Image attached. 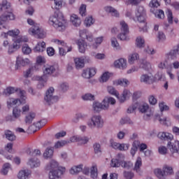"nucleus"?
Returning a JSON list of instances; mask_svg holds the SVG:
<instances>
[{
  "instance_id": "nucleus-27",
  "label": "nucleus",
  "mask_w": 179,
  "mask_h": 179,
  "mask_svg": "<svg viewBox=\"0 0 179 179\" xmlns=\"http://www.w3.org/2000/svg\"><path fill=\"white\" fill-rule=\"evenodd\" d=\"M140 80L141 83H146L147 85L153 83V79L148 74H143L140 78Z\"/></svg>"
},
{
  "instance_id": "nucleus-31",
  "label": "nucleus",
  "mask_w": 179,
  "mask_h": 179,
  "mask_svg": "<svg viewBox=\"0 0 179 179\" xmlns=\"http://www.w3.org/2000/svg\"><path fill=\"white\" fill-rule=\"evenodd\" d=\"M179 55V45L175 46L173 50H171L168 54L169 57L171 58V59H174L177 57V55Z\"/></svg>"
},
{
  "instance_id": "nucleus-10",
  "label": "nucleus",
  "mask_w": 179,
  "mask_h": 179,
  "mask_svg": "<svg viewBox=\"0 0 179 179\" xmlns=\"http://www.w3.org/2000/svg\"><path fill=\"white\" fill-rule=\"evenodd\" d=\"M136 17L139 23H143V27L141 30H145L146 28V11L143 6H139L136 12Z\"/></svg>"
},
{
  "instance_id": "nucleus-57",
  "label": "nucleus",
  "mask_w": 179,
  "mask_h": 179,
  "mask_svg": "<svg viewBox=\"0 0 179 179\" xmlns=\"http://www.w3.org/2000/svg\"><path fill=\"white\" fill-rule=\"evenodd\" d=\"M155 17L158 19H164V11L162 10H158L155 13Z\"/></svg>"
},
{
  "instance_id": "nucleus-19",
  "label": "nucleus",
  "mask_w": 179,
  "mask_h": 179,
  "mask_svg": "<svg viewBox=\"0 0 179 179\" xmlns=\"http://www.w3.org/2000/svg\"><path fill=\"white\" fill-rule=\"evenodd\" d=\"M168 148L171 153H178L179 155V141H176L173 144L171 141L168 142Z\"/></svg>"
},
{
  "instance_id": "nucleus-9",
  "label": "nucleus",
  "mask_w": 179,
  "mask_h": 179,
  "mask_svg": "<svg viewBox=\"0 0 179 179\" xmlns=\"http://www.w3.org/2000/svg\"><path fill=\"white\" fill-rule=\"evenodd\" d=\"M14 43L12 45H8V54H13L15 51H17L19 48V45H20L21 43H27L29 41V38L27 36H18L17 39H14Z\"/></svg>"
},
{
  "instance_id": "nucleus-48",
  "label": "nucleus",
  "mask_w": 179,
  "mask_h": 179,
  "mask_svg": "<svg viewBox=\"0 0 179 179\" xmlns=\"http://www.w3.org/2000/svg\"><path fill=\"white\" fill-rule=\"evenodd\" d=\"M9 169H10V164L9 163L4 164L1 169V174L6 176V174H8V171H9Z\"/></svg>"
},
{
  "instance_id": "nucleus-5",
  "label": "nucleus",
  "mask_w": 179,
  "mask_h": 179,
  "mask_svg": "<svg viewBox=\"0 0 179 179\" xmlns=\"http://www.w3.org/2000/svg\"><path fill=\"white\" fill-rule=\"evenodd\" d=\"M26 152L29 156H31V158L28 161L27 164L30 166L31 169H34L36 167H40V160L37 159V156H40L41 155V151L40 150H31L28 148L26 150Z\"/></svg>"
},
{
  "instance_id": "nucleus-62",
  "label": "nucleus",
  "mask_w": 179,
  "mask_h": 179,
  "mask_svg": "<svg viewBox=\"0 0 179 179\" xmlns=\"http://www.w3.org/2000/svg\"><path fill=\"white\" fill-rule=\"evenodd\" d=\"M141 0H127L126 1V5H139Z\"/></svg>"
},
{
  "instance_id": "nucleus-11",
  "label": "nucleus",
  "mask_w": 179,
  "mask_h": 179,
  "mask_svg": "<svg viewBox=\"0 0 179 179\" xmlns=\"http://www.w3.org/2000/svg\"><path fill=\"white\" fill-rule=\"evenodd\" d=\"M120 24L121 33L117 36L119 40L122 41L129 40V36H128L129 34V27H128V24L125 21H121Z\"/></svg>"
},
{
  "instance_id": "nucleus-2",
  "label": "nucleus",
  "mask_w": 179,
  "mask_h": 179,
  "mask_svg": "<svg viewBox=\"0 0 179 179\" xmlns=\"http://www.w3.org/2000/svg\"><path fill=\"white\" fill-rule=\"evenodd\" d=\"M66 19L64 17V14L59 11L55 12V14L49 18V24L58 31H64L66 29Z\"/></svg>"
},
{
  "instance_id": "nucleus-15",
  "label": "nucleus",
  "mask_w": 179,
  "mask_h": 179,
  "mask_svg": "<svg viewBox=\"0 0 179 179\" xmlns=\"http://www.w3.org/2000/svg\"><path fill=\"white\" fill-rule=\"evenodd\" d=\"M87 124L90 128H94V127H97V128H101V127H103V120L101 119V116H93L91 119V122H88Z\"/></svg>"
},
{
  "instance_id": "nucleus-25",
  "label": "nucleus",
  "mask_w": 179,
  "mask_h": 179,
  "mask_svg": "<svg viewBox=\"0 0 179 179\" xmlns=\"http://www.w3.org/2000/svg\"><path fill=\"white\" fill-rule=\"evenodd\" d=\"M141 167H142V158L141 157H137L136 161L134 170L138 174H142V171L141 170Z\"/></svg>"
},
{
  "instance_id": "nucleus-60",
  "label": "nucleus",
  "mask_w": 179,
  "mask_h": 179,
  "mask_svg": "<svg viewBox=\"0 0 179 179\" xmlns=\"http://www.w3.org/2000/svg\"><path fill=\"white\" fill-rule=\"evenodd\" d=\"M47 124V121L45 120H41L36 123H35V127L38 128V129H40L42 127H44Z\"/></svg>"
},
{
  "instance_id": "nucleus-47",
  "label": "nucleus",
  "mask_w": 179,
  "mask_h": 179,
  "mask_svg": "<svg viewBox=\"0 0 179 179\" xmlns=\"http://www.w3.org/2000/svg\"><path fill=\"white\" fill-rule=\"evenodd\" d=\"M84 23L87 27H90V26H92L94 23V20L93 17H87L85 18Z\"/></svg>"
},
{
  "instance_id": "nucleus-21",
  "label": "nucleus",
  "mask_w": 179,
  "mask_h": 179,
  "mask_svg": "<svg viewBox=\"0 0 179 179\" xmlns=\"http://www.w3.org/2000/svg\"><path fill=\"white\" fill-rule=\"evenodd\" d=\"M157 137L159 139H161V141H172L173 136V134L170 133H166V132H159L157 135Z\"/></svg>"
},
{
  "instance_id": "nucleus-63",
  "label": "nucleus",
  "mask_w": 179,
  "mask_h": 179,
  "mask_svg": "<svg viewBox=\"0 0 179 179\" xmlns=\"http://www.w3.org/2000/svg\"><path fill=\"white\" fill-rule=\"evenodd\" d=\"M83 100H94V96L92 94H85L82 96Z\"/></svg>"
},
{
  "instance_id": "nucleus-56",
  "label": "nucleus",
  "mask_w": 179,
  "mask_h": 179,
  "mask_svg": "<svg viewBox=\"0 0 179 179\" xmlns=\"http://www.w3.org/2000/svg\"><path fill=\"white\" fill-rule=\"evenodd\" d=\"M79 13L81 16H86V5L82 4L79 8Z\"/></svg>"
},
{
  "instance_id": "nucleus-20",
  "label": "nucleus",
  "mask_w": 179,
  "mask_h": 179,
  "mask_svg": "<svg viewBox=\"0 0 179 179\" xmlns=\"http://www.w3.org/2000/svg\"><path fill=\"white\" fill-rule=\"evenodd\" d=\"M77 45L78 46V51L82 54H85L86 51V48H87V44L83 39H80L77 42Z\"/></svg>"
},
{
  "instance_id": "nucleus-23",
  "label": "nucleus",
  "mask_w": 179,
  "mask_h": 179,
  "mask_svg": "<svg viewBox=\"0 0 179 179\" xmlns=\"http://www.w3.org/2000/svg\"><path fill=\"white\" fill-rule=\"evenodd\" d=\"M70 20H71L73 26H75L76 27H79V26H80V24H82V20L76 14H73L71 15Z\"/></svg>"
},
{
  "instance_id": "nucleus-35",
  "label": "nucleus",
  "mask_w": 179,
  "mask_h": 179,
  "mask_svg": "<svg viewBox=\"0 0 179 179\" xmlns=\"http://www.w3.org/2000/svg\"><path fill=\"white\" fill-rule=\"evenodd\" d=\"M20 34V31L19 29H13L8 31L7 33H4L5 37H8V36H10L11 37L16 38L17 36Z\"/></svg>"
},
{
  "instance_id": "nucleus-12",
  "label": "nucleus",
  "mask_w": 179,
  "mask_h": 179,
  "mask_svg": "<svg viewBox=\"0 0 179 179\" xmlns=\"http://www.w3.org/2000/svg\"><path fill=\"white\" fill-rule=\"evenodd\" d=\"M155 176L159 179H164L165 176H170L173 174V168L166 166L163 168V171L160 169H156L154 171Z\"/></svg>"
},
{
  "instance_id": "nucleus-32",
  "label": "nucleus",
  "mask_w": 179,
  "mask_h": 179,
  "mask_svg": "<svg viewBox=\"0 0 179 179\" xmlns=\"http://www.w3.org/2000/svg\"><path fill=\"white\" fill-rule=\"evenodd\" d=\"M155 120H157L162 125H166V127L170 125V120L167 119V117L162 118L160 115H156Z\"/></svg>"
},
{
  "instance_id": "nucleus-40",
  "label": "nucleus",
  "mask_w": 179,
  "mask_h": 179,
  "mask_svg": "<svg viewBox=\"0 0 179 179\" xmlns=\"http://www.w3.org/2000/svg\"><path fill=\"white\" fill-rule=\"evenodd\" d=\"M136 45L138 48L145 47V39L141 36L137 37L136 40Z\"/></svg>"
},
{
  "instance_id": "nucleus-6",
  "label": "nucleus",
  "mask_w": 179,
  "mask_h": 179,
  "mask_svg": "<svg viewBox=\"0 0 179 179\" xmlns=\"http://www.w3.org/2000/svg\"><path fill=\"white\" fill-rule=\"evenodd\" d=\"M53 73H58V70L55 69V66L52 65H48V66H44L43 69V76L40 77L38 80L39 83L37 85L38 89H42V87H44V83H43V80L45 76H51Z\"/></svg>"
},
{
  "instance_id": "nucleus-46",
  "label": "nucleus",
  "mask_w": 179,
  "mask_h": 179,
  "mask_svg": "<svg viewBox=\"0 0 179 179\" xmlns=\"http://www.w3.org/2000/svg\"><path fill=\"white\" fill-rule=\"evenodd\" d=\"M115 85H120V86H124L126 87V86H128L129 85V81L125 78L117 80L115 82Z\"/></svg>"
},
{
  "instance_id": "nucleus-13",
  "label": "nucleus",
  "mask_w": 179,
  "mask_h": 179,
  "mask_svg": "<svg viewBox=\"0 0 179 179\" xmlns=\"http://www.w3.org/2000/svg\"><path fill=\"white\" fill-rule=\"evenodd\" d=\"M138 107L140 113H148V111H149V105L148 103H143L142 104H140L139 103H136L132 106H129L128 108L127 113L129 114L134 113L136 110V108H138Z\"/></svg>"
},
{
  "instance_id": "nucleus-38",
  "label": "nucleus",
  "mask_w": 179,
  "mask_h": 179,
  "mask_svg": "<svg viewBox=\"0 0 179 179\" xmlns=\"http://www.w3.org/2000/svg\"><path fill=\"white\" fill-rule=\"evenodd\" d=\"M137 59H139V55L138 53H133L129 56L128 62L130 65H132Z\"/></svg>"
},
{
  "instance_id": "nucleus-37",
  "label": "nucleus",
  "mask_w": 179,
  "mask_h": 179,
  "mask_svg": "<svg viewBox=\"0 0 179 179\" xmlns=\"http://www.w3.org/2000/svg\"><path fill=\"white\" fill-rule=\"evenodd\" d=\"M171 66H171V64H169L167 60L162 62L158 64V68H159V69H166V71L171 69Z\"/></svg>"
},
{
  "instance_id": "nucleus-4",
  "label": "nucleus",
  "mask_w": 179,
  "mask_h": 179,
  "mask_svg": "<svg viewBox=\"0 0 179 179\" xmlns=\"http://www.w3.org/2000/svg\"><path fill=\"white\" fill-rule=\"evenodd\" d=\"M27 23L30 24V26H32L29 30V34L36 36L38 38H45V31H44V29L40 28L38 24L34 23V21L31 18L27 19Z\"/></svg>"
},
{
  "instance_id": "nucleus-58",
  "label": "nucleus",
  "mask_w": 179,
  "mask_h": 179,
  "mask_svg": "<svg viewBox=\"0 0 179 179\" xmlns=\"http://www.w3.org/2000/svg\"><path fill=\"white\" fill-rule=\"evenodd\" d=\"M55 1V8L57 10H59L62 8V0H54Z\"/></svg>"
},
{
  "instance_id": "nucleus-42",
  "label": "nucleus",
  "mask_w": 179,
  "mask_h": 179,
  "mask_svg": "<svg viewBox=\"0 0 179 179\" xmlns=\"http://www.w3.org/2000/svg\"><path fill=\"white\" fill-rule=\"evenodd\" d=\"M54 155V150L51 148H47L45 152L43 153V157L45 159H51Z\"/></svg>"
},
{
  "instance_id": "nucleus-43",
  "label": "nucleus",
  "mask_w": 179,
  "mask_h": 179,
  "mask_svg": "<svg viewBox=\"0 0 179 179\" xmlns=\"http://www.w3.org/2000/svg\"><path fill=\"white\" fill-rule=\"evenodd\" d=\"M6 9H10V3H8L6 0H4L2 3H0V12L3 10H6Z\"/></svg>"
},
{
  "instance_id": "nucleus-1",
  "label": "nucleus",
  "mask_w": 179,
  "mask_h": 179,
  "mask_svg": "<svg viewBox=\"0 0 179 179\" xmlns=\"http://www.w3.org/2000/svg\"><path fill=\"white\" fill-rule=\"evenodd\" d=\"M16 92H19L20 99H9L7 101V106L8 108L13 107V106H15L17 103H20V104H25L26 103V91L24 90H21L20 89L15 88L13 87H8L4 90L3 94L8 96V94H13V93H16Z\"/></svg>"
},
{
  "instance_id": "nucleus-28",
  "label": "nucleus",
  "mask_w": 179,
  "mask_h": 179,
  "mask_svg": "<svg viewBox=\"0 0 179 179\" xmlns=\"http://www.w3.org/2000/svg\"><path fill=\"white\" fill-rule=\"evenodd\" d=\"M29 64H30V60L29 59H23L20 57H17V66H19L20 65H21L22 66H26V65H29Z\"/></svg>"
},
{
  "instance_id": "nucleus-64",
  "label": "nucleus",
  "mask_w": 179,
  "mask_h": 179,
  "mask_svg": "<svg viewBox=\"0 0 179 179\" xmlns=\"http://www.w3.org/2000/svg\"><path fill=\"white\" fill-rule=\"evenodd\" d=\"M158 152L160 155H166L167 154V148L162 145L159 147Z\"/></svg>"
},
{
  "instance_id": "nucleus-14",
  "label": "nucleus",
  "mask_w": 179,
  "mask_h": 179,
  "mask_svg": "<svg viewBox=\"0 0 179 179\" xmlns=\"http://www.w3.org/2000/svg\"><path fill=\"white\" fill-rule=\"evenodd\" d=\"M54 92V87H50L46 92V94L44 99L46 103L49 104V106H51V104H54V103H57V101H58L59 99L58 96H52Z\"/></svg>"
},
{
  "instance_id": "nucleus-59",
  "label": "nucleus",
  "mask_w": 179,
  "mask_h": 179,
  "mask_svg": "<svg viewBox=\"0 0 179 179\" xmlns=\"http://www.w3.org/2000/svg\"><path fill=\"white\" fill-rule=\"evenodd\" d=\"M103 43V36L96 38L95 44L92 45V48H97V45H100Z\"/></svg>"
},
{
  "instance_id": "nucleus-22",
  "label": "nucleus",
  "mask_w": 179,
  "mask_h": 179,
  "mask_svg": "<svg viewBox=\"0 0 179 179\" xmlns=\"http://www.w3.org/2000/svg\"><path fill=\"white\" fill-rule=\"evenodd\" d=\"M114 66L115 68H119V69H125L127 68V59L122 58L119 59L114 62Z\"/></svg>"
},
{
  "instance_id": "nucleus-29",
  "label": "nucleus",
  "mask_w": 179,
  "mask_h": 179,
  "mask_svg": "<svg viewBox=\"0 0 179 179\" xmlns=\"http://www.w3.org/2000/svg\"><path fill=\"white\" fill-rule=\"evenodd\" d=\"M104 9L106 12L110 13L112 16H115V17H118L120 16L118 11L111 6H106Z\"/></svg>"
},
{
  "instance_id": "nucleus-51",
  "label": "nucleus",
  "mask_w": 179,
  "mask_h": 179,
  "mask_svg": "<svg viewBox=\"0 0 179 179\" xmlns=\"http://www.w3.org/2000/svg\"><path fill=\"white\" fill-rule=\"evenodd\" d=\"M67 143H68V141H57L55 144V148L59 149L60 148H64V146H65V145H66Z\"/></svg>"
},
{
  "instance_id": "nucleus-55",
  "label": "nucleus",
  "mask_w": 179,
  "mask_h": 179,
  "mask_svg": "<svg viewBox=\"0 0 179 179\" xmlns=\"http://www.w3.org/2000/svg\"><path fill=\"white\" fill-rule=\"evenodd\" d=\"M110 73L108 72H106V73H103L101 77V80H100V82H107V80H108V79H110Z\"/></svg>"
},
{
  "instance_id": "nucleus-41",
  "label": "nucleus",
  "mask_w": 179,
  "mask_h": 179,
  "mask_svg": "<svg viewBox=\"0 0 179 179\" xmlns=\"http://www.w3.org/2000/svg\"><path fill=\"white\" fill-rule=\"evenodd\" d=\"M166 14L167 16V20L169 24H173L174 17H173V11L170 10V8H168L166 11Z\"/></svg>"
},
{
  "instance_id": "nucleus-34",
  "label": "nucleus",
  "mask_w": 179,
  "mask_h": 179,
  "mask_svg": "<svg viewBox=\"0 0 179 179\" xmlns=\"http://www.w3.org/2000/svg\"><path fill=\"white\" fill-rule=\"evenodd\" d=\"M74 62L77 69H80V68L85 66V59L83 58H76L74 59Z\"/></svg>"
},
{
  "instance_id": "nucleus-26",
  "label": "nucleus",
  "mask_w": 179,
  "mask_h": 179,
  "mask_svg": "<svg viewBox=\"0 0 179 179\" xmlns=\"http://www.w3.org/2000/svg\"><path fill=\"white\" fill-rule=\"evenodd\" d=\"M34 52H43L45 51V42H38L34 48Z\"/></svg>"
},
{
  "instance_id": "nucleus-44",
  "label": "nucleus",
  "mask_w": 179,
  "mask_h": 179,
  "mask_svg": "<svg viewBox=\"0 0 179 179\" xmlns=\"http://www.w3.org/2000/svg\"><path fill=\"white\" fill-rule=\"evenodd\" d=\"M122 164V161L118 159H112L110 166L111 167H120Z\"/></svg>"
},
{
  "instance_id": "nucleus-3",
  "label": "nucleus",
  "mask_w": 179,
  "mask_h": 179,
  "mask_svg": "<svg viewBox=\"0 0 179 179\" xmlns=\"http://www.w3.org/2000/svg\"><path fill=\"white\" fill-rule=\"evenodd\" d=\"M46 169L50 170V179H61V177L65 174L66 169L64 166H59L58 162L55 160H51L49 165L46 166Z\"/></svg>"
},
{
  "instance_id": "nucleus-7",
  "label": "nucleus",
  "mask_w": 179,
  "mask_h": 179,
  "mask_svg": "<svg viewBox=\"0 0 179 179\" xmlns=\"http://www.w3.org/2000/svg\"><path fill=\"white\" fill-rule=\"evenodd\" d=\"M115 99L113 97L106 98L103 101V103L99 102H94L93 104V108L96 113L101 111V110H107L110 104H115Z\"/></svg>"
},
{
  "instance_id": "nucleus-61",
  "label": "nucleus",
  "mask_w": 179,
  "mask_h": 179,
  "mask_svg": "<svg viewBox=\"0 0 179 179\" xmlns=\"http://www.w3.org/2000/svg\"><path fill=\"white\" fill-rule=\"evenodd\" d=\"M123 176L126 179H132L135 175L132 172L124 171Z\"/></svg>"
},
{
  "instance_id": "nucleus-49",
  "label": "nucleus",
  "mask_w": 179,
  "mask_h": 179,
  "mask_svg": "<svg viewBox=\"0 0 179 179\" xmlns=\"http://www.w3.org/2000/svg\"><path fill=\"white\" fill-rule=\"evenodd\" d=\"M97 166H92V167L91 168V178L96 179L97 178Z\"/></svg>"
},
{
  "instance_id": "nucleus-30",
  "label": "nucleus",
  "mask_w": 179,
  "mask_h": 179,
  "mask_svg": "<svg viewBox=\"0 0 179 179\" xmlns=\"http://www.w3.org/2000/svg\"><path fill=\"white\" fill-rule=\"evenodd\" d=\"M80 37L83 40L87 38L88 41H93V36H88L86 29L80 30Z\"/></svg>"
},
{
  "instance_id": "nucleus-39",
  "label": "nucleus",
  "mask_w": 179,
  "mask_h": 179,
  "mask_svg": "<svg viewBox=\"0 0 179 179\" xmlns=\"http://www.w3.org/2000/svg\"><path fill=\"white\" fill-rule=\"evenodd\" d=\"M5 136L6 139L8 141H15L16 140V136L13 134V133L9 130H6L5 131Z\"/></svg>"
},
{
  "instance_id": "nucleus-54",
  "label": "nucleus",
  "mask_w": 179,
  "mask_h": 179,
  "mask_svg": "<svg viewBox=\"0 0 179 179\" xmlns=\"http://www.w3.org/2000/svg\"><path fill=\"white\" fill-rule=\"evenodd\" d=\"M133 166L134 164H132L131 162H122V167H124V169H127V170H129V169H132Z\"/></svg>"
},
{
  "instance_id": "nucleus-18",
  "label": "nucleus",
  "mask_w": 179,
  "mask_h": 179,
  "mask_svg": "<svg viewBox=\"0 0 179 179\" xmlns=\"http://www.w3.org/2000/svg\"><path fill=\"white\" fill-rule=\"evenodd\" d=\"M110 146L113 149L118 150H128V145L127 144H120L116 142H114L113 139L110 141Z\"/></svg>"
},
{
  "instance_id": "nucleus-17",
  "label": "nucleus",
  "mask_w": 179,
  "mask_h": 179,
  "mask_svg": "<svg viewBox=\"0 0 179 179\" xmlns=\"http://www.w3.org/2000/svg\"><path fill=\"white\" fill-rule=\"evenodd\" d=\"M70 142H78L79 145H85L89 142V138L86 136H73L70 138Z\"/></svg>"
},
{
  "instance_id": "nucleus-53",
  "label": "nucleus",
  "mask_w": 179,
  "mask_h": 179,
  "mask_svg": "<svg viewBox=\"0 0 179 179\" xmlns=\"http://www.w3.org/2000/svg\"><path fill=\"white\" fill-rule=\"evenodd\" d=\"M22 50L23 54H25L26 55H29V54L31 52V48H30L27 44L22 46Z\"/></svg>"
},
{
  "instance_id": "nucleus-16",
  "label": "nucleus",
  "mask_w": 179,
  "mask_h": 179,
  "mask_svg": "<svg viewBox=\"0 0 179 179\" xmlns=\"http://www.w3.org/2000/svg\"><path fill=\"white\" fill-rule=\"evenodd\" d=\"M6 20H15V15H13V12H8L7 14L2 15L0 17V29H5L6 27L5 24Z\"/></svg>"
},
{
  "instance_id": "nucleus-36",
  "label": "nucleus",
  "mask_w": 179,
  "mask_h": 179,
  "mask_svg": "<svg viewBox=\"0 0 179 179\" xmlns=\"http://www.w3.org/2000/svg\"><path fill=\"white\" fill-rule=\"evenodd\" d=\"M38 69V64H36L34 66L30 67L28 70L24 72V76L25 78H29L31 75V72L37 71Z\"/></svg>"
},
{
  "instance_id": "nucleus-52",
  "label": "nucleus",
  "mask_w": 179,
  "mask_h": 179,
  "mask_svg": "<svg viewBox=\"0 0 179 179\" xmlns=\"http://www.w3.org/2000/svg\"><path fill=\"white\" fill-rule=\"evenodd\" d=\"M20 113L22 111L20 109L17 108V107H15L13 110V117H14V119L16 120V118H19L20 117Z\"/></svg>"
},
{
  "instance_id": "nucleus-8",
  "label": "nucleus",
  "mask_w": 179,
  "mask_h": 179,
  "mask_svg": "<svg viewBox=\"0 0 179 179\" xmlns=\"http://www.w3.org/2000/svg\"><path fill=\"white\" fill-rule=\"evenodd\" d=\"M108 93H110V94H113V96H115V97L118 99L120 103H124V101H125L127 99H129L131 96H132V94L128 90H124L123 91L122 96H120V94L118 93V92L111 86L108 87Z\"/></svg>"
},
{
  "instance_id": "nucleus-33",
  "label": "nucleus",
  "mask_w": 179,
  "mask_h": 179,
  "mask_svg": "<svg viewBox=\"0 0 179 179\" xmlns=\"http://www.w3.org/2000/svg\"><path fill=\"white\" fill-rule=\"evenodd\" d=\"M83 170V165L80 164L78 166H73L70 171L69 173L70 174H78V173H80Z\"/></svg>"
},
{
  "instance_id": "nucleus-50",
  "label": "nucleus",
  "mask_w": 179,
  "mask_h": 179,
  "mask_svg": "<svg viewBox=\"0 0 179 179\" xmlns=\"http://www.w3.org/2000/svg\"><path fill=\"white\" fill-rule=\"evenodd\" d=\"M141 66V68H143V69H145V71H149L150 69H152V65L150 64V63L146 61H143Z\"/></svg>"
},
{
  "instance_id": "nucleus-45",
  "label": "nucleus",
  "mask_w": 179,
  "mask_h": 179,
  "mask_svg": "<svg viewBox=\"0 0 179 179\" xmlns=\"http://www.w3.org/2000/svg\"><path fill=\"white\" fill-rule=\"evenodd\" d=\"M35 117H36V113H30L25 117L26 124H31V122H33V120H34Z\"/></svg>"
},
{
  "instance_id": "nucleus-24",
  "label": "nucleus",
  "mask_w": 179,
  "mask_h": 179,
  "mask_svg": "<svg viewBox=\"0 0 179 179\" xmlns=\"http://www.w3.org/2000/svg\"><path fill=\"white\" fill-rule=\"evenodd\" d=\"M31 175V171L28 169L22 170L18 173L19 179H27Z\"/></svg>"
}]
</instances>
